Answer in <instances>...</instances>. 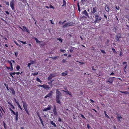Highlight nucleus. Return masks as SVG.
Returning a JSON list of instances; mask_svg holds the SVG:
<instances>
[{
  "label": "nucleus",
  "mask_w": 129,
  "mask_h": 129,
  "mask_svg": "<svg viewBox=\"0 0 129 129\" xmlns=\"http://www.w3.org/2000/svg\"><path fill=\"white\" fill-rule=\"evenodd\" d=\"M60 89H56V102L59 104L61 103V102L59 100V98H60V96L61 95V93L59 90Z\"/></svg>",
  "instance_id": "f257e3e1"
},
{
  "label": "nucleus",
  "mask_w": 129,
  "mask_h": 129,
  "mask_svg": "<svg viewBox=\"0 0 129 129\" xmlns=\"http://www.w3.org/2000/svg\"><path fill=\"white\" fill-rule=\"evenodd\" d=\"M73 23L72 22H68L64 24L63 25L62 27L63 28H64L73 25Z\"/></svg>",
  "instance_id": "f03ea898"
},
{
  "label": "nucleus",
  "mask_w": 129,
  "mask_h": 129,
  "mask_svg": "<svg viewBox=\"0 0 129 129\" xmlns=\"http://www.w3.org/2000/svg\"><path fill=\"white\" fill-rule=\"evenodd\" d=\"M114 77H110L107 81V82H108L111 83H112L114 80Z\"/></svg>",
  "instance_id": "7ed1b4c3"
},
{
  "label": "nucleus",
  "mask_w": 129,
  "mask_h": 129,
  "mask_svg": "<svg viewBox=\"0 0 129 129\" xmlns=\"http://www.w3.org/2000/svg\"><path fill=\"white\" fill-rule=\"evenodd\" d=\"M14 0H12L10 2V6L13 10H14Z\"/></svg>",
  "instance_id": "20e7f679"
},
{
  "label": "nucleus",
  "mask_w": 129,
  "mask_h": 129,
  "mask_svg": "<svg viewBox=\"0 0 129 129\" xmlns=\"http://www.w3.org/2000/svg\"><path fill=\"white\" fill-rule=\"evenodd\" d=\"M94 16L96 21L98 20L100 21L102 19L101 17L99 16L98 14H95Z\"/></svg>",
  "instance_id": "39448f33"
},
{
  "label": "nucleus",
  "mask_w": 129,
  "mask_h": 129,
  "mask_svg": "<svg viewBox=\"0 0 129 129\" xmlns=\"http://www.w3.org/2000/svg\"><path fill=\"white\" fill-rule=\"evenodd\" d=\"M68 71H66L63 72H62L61 73V75L64 76H66L68 75Z\"/></svg>",
  "instance_id": "423d86ee"
},
{
  "label": "nucleus",
  "mask_w": 129,
  "mask_h": 129,
  "mask_svg": "<svg viewBox=\"0 0 129 129\" xmlns=\"http://www.w3.org/2000/svg\"><path fill=\"white\" fill-rule=\"evenodd\" d=\"M82 14H84L85 16H87L88 18L89 17V16L88 15V14L86 10H85L83 11L82 12Z\"/></svg>",
  "instance_id": "0eeeda50"
},
{
  "label": "nucleus",
  "mask_w": 129,
  "mask_h": 129,
  "mask_svg": "<svg viewBox=\"0 0 129 129\" xmlns=\"http://www.w3.org/2000/svg\"><path fill=\"white\" fill-rule=\"evenodd\" d=\"M105 9L107 12H108L109 11V7L108 5H106L105 6Z\"/></svg>",
  "instance_id": "6e6552de"
},
{
  "label": "nucleus",
  "mask_w": 129,
  "mask_h": 129,
  "mask_svg": "<svg viewBox=\"0 0 129 129\" xmlns=\"http://www.w3.org/2000/svg\"><path fill=\"white\" fill-rule=\"evenodd\" d=\"M122 118V117L120 115H119V116H117L116 117V118L118 120V121L119 122H120L121 121L120 119L121 118Z\"/></svg>",
  "instance_id": "1a4fd4ad"
},
{
  "label": "nucleus",
  "mask_w": 129,
  "mask_h": 129,
  "mask_svg": "<svg viewBox=\"0 0 129 129\" xmlns=\"http://www.w3.org/2000/svg\"><path fill=\"white\" fill-rule=\"evenodd\" d=\"M12 91V94L14 95L15 93V91L14 89L12 87L9 88Z\"/></svg>",
  "instance_id": "9d476101"
},
{
  "label": "nucleus",
  "mask_w": 129,
  "mask_h": 129,
  "mask_svg": "<svg viewBox=\"0 0 129 129\" xmlns=\"http://www.w3.org/2000/svg\"><path fill=\"white\" fill-rule=\"evenodd\" d=\"M23 106L24 109H26V108H27V105L25 102H24V103L23 104Z\"/></svg>",
  "instance_id": "9b49d317"
},
{
  "label": "nucleus",
  "mask_w": 129,
  "mask_h": 129,
  "mask_svg": "<svg viewBox=\"0 0 129 129\" xmlns=\"http://www.w3.org/2000/svg\"><path fill=\"white\" fill-rule=\"evenodd\" d=\"M56 76L55 74H50L49 75V76H50L51 78H52L53 77Z\"/></svg>",
  "instance_id": "f8f14e48"
},
{
  "label": "nucleus",
  "mask_w": 129,
  "mask_h": 129,
  "mask_svg": "<svg viewBox=\"0 0 129 129\" xmlns=\"http://www.w3.org/2000/svg\"><path fill=\"white\" fill-rule=\"evenodd\" d=\"M63 4L61 6L62 7H65L66 6V2L65 0H63Z\"/></svg>",
  "instance_id": "ddd939ff"
},
{
  "label": "nucleus",
  "mask_w": 129,
  "mask_h": 129,
  "mask_svg": "<svg viewBox=\"0 0 129 129\" xmlns=\"http://www.w3.org/2000/svg\"><path fill=\"white\" fill-rule=\"evenodd\" d=\"M59 85V83L58 82V81H56L54 82L53 85L54 86H55L56 85Z\"/></svg>",
  "instance_id": "4468645a"
},
{
  "label": "nucleus",
  "mask_w": 129,
  "mask_h": 129,
  "mask_svg": "<svg viewBox=\"0 0 129 129\" xmlns=\"http://www.w3.org/2000/svg\"><path fill=\"white\" fill-rule=\"evenodd\" d=\"M63 91L65 92H66L67 94H69L70 95H71V96H72V95L71 94V92H70L68 91V90L67 91H64V90H63Z\"/></svg>",
  "instance_id": "2eb2a0df"
},
{
  "label": "nucleus",
  "mask_w": 129,
  "mask_h": 129,
  "mask_svg": "<svg viewBox=\"0 0 129 129\" xmlns=\"http://www.w3.org/2000/svg\"><path fill=\"white\" fill-rule=\"evenodd\" d=\"M50 123L52 125H53L55 127H56V125L52 121H51Z\"/></svg>",
  "instance_id": "dca6fc26"
},
{
  "label": "nucleus",
  "mask_w": 129,
  "mask_h": 129,
  "mask_svg": "<svg viewBox=\"0 0 129 129\" xmlns=\"http://www.w3.org/2000/svg\"><path fill=\"white\" fill-rule=\"evenodd\" d=\"M34 39L36 40V42L38 43H41V42L39 41L36 38H35Z\"/></svg>",
  "instance_id": "f3484780"
},
{
  "label": "nucleus",
  "mask_w": 129,
  "mask_h": 129,
  "mask_svg": "<svg viewBox=\"0 0 129 129\" xmlns=\"http://www.w3.org/2000/svg\"><path fill=\"white\" fill-rule=\"evenodd\" d=\"M96 7L94 8H93L92 12V13L94 14L96 12Z\"/></svg>",
  "instance_id": "a211bd4d"
},
{
  "label": "nucleus",
  "mask_w": 129,
  "mask_h": 129,
  "mask_svg": "<svg viewBox=\"0 0 129 129\" xmlns=\"http://www.w3.org/2000/svg\"><path fill=\"white\" fill-rule=\"evenodd\" d=\"M22 28H21V29H22L23 31H26V28L24 26H23L22 27Z\"/></svg>",
  "instance_id": "6ab92c4d"
},
{
  "label": "nucleus",
  "mask_w": 129,
  "mask_h": 129,
  "mask_svg": "<svg viewBox=\"0 0 129 129\" xmlns=\"http://www.w3.org/2000/svg\"><path fill=\"white\" fill-rule=\"evenodd\" d=\"M119 38H119L118 36H117V35H116L115 39H116V40L117 41H120V40H119Z\"/></svg>",
  "instance_id": "aec40b11"
},
{
  "label": "nucleus",
  "mask_w": 129,
  "mask_h": 129,
  "mask_svg": "<svg viewBox=\"0 0 129 129\" xmlns=\"http://www.w3.org/2000/svg\"><path fill=\"white\" fill-rule=\"evenodd\" d=\"M39 119H40V120L41 121V122L43 126H44V124L43 120H42V119L41 117L40 118H39Z\"/></svg>",
  "instance_id": "412c9836"
},
{
  "label": "nucleus",
  "mask_w": 129,
  "mask_h": 129,
  "mask_svg": "<svg viewBox=\"0 0 129 129\" xmlns=\"http://www.w3.org/2000/svg\"><path fill=\"white\" fill-rule=\"evenodd\" d=\"M104 114H105V116L109 118V119H110V117H109L108 115L106 114V112L105 111H104Z\"/></svg>",
  "instance_id": "4be33fe9"
},
{
  "label": "nucleus",
  "mask_w": 129,
  "mask_h": 129,
  "mask_svg": "<svg viewBox=\"0 0 129 129\" xmlns=\"http://www.w3.org/2000/svg\"><path fill=\"white\" fill-rule=\"evenodd\" d=\"M36 80L40 82H42V81H41L40 79L38 77L36 78Z\"/></svg>",
  "instance_id": "5701e85b"
},
{
  "label": "nucleus",
  "mask_w": 129,
  "mask_h": 129,
  "mask_svg": "<svg viewBox=\"0 0 129 129\" xmlns=\"http://www.w3.org/2000/svg\"><path fill=\"white\" fill-rule=\"evenodd\" d=\"M50 110V108H46L45 109H44L43 110V111H47L49 110Z\"/></svg>",
  "instance_id": "b1692460"
},
{
  "label": "nucleus",
  "mask_w": 129,
  "mask_h": 129,
  "mask_svg": "<svg viewBox=\"0 0 129 129\" xmlns=\"http://www.w3.org/2000/svg\"><path fill=\"white\" fill-rule=\"evenodd\" d=\"M57 40H59L61 43H62V39L60 38H58L57 39Z\"/></svg>",
  "instance_id": "393cba45"
},
{
  "label": "nucleus",
  "mask_w": 129,
  "mask_h": 129,
  "mask_svg": "<svg viewBox=\"0 0 129 129\" xmlns=\"http://www.w3.org/2000/svg\"><path fill=\"white\" fill-rule=\"evenodd\" d=\"M14 115H16V116H18V113L17 111L16 112H15L13 113Z\"/></svg>",
  "instance_id": "a878e982"
},
{
  "label": "nucleus",
  "mask_w": 129,
  "mask_h": 129,
  "mask_svg": "<svg viewBox=\"0 0 129 129\" xmlns=\"http://www.w3.org/2000/svg\"><path fill=\"white\" fill-rule=\"evenodd\" d=\"M24 109L25 110V111L26 112V113L27 114H28L29 115V112L27 110V108H26V109Z\"/></svg>",
  "instance_id": "bb28decb"
},
{
  "label": "nucleus",
  "mask_w": 129,
  "mask_h": 129,
  "mask_svg": "<svg viewBox=\"0 0 129 129\" xmlns=\"http://www.w3.org/2000/svg\"><path fill=\"white\" fill-rule=\"evenodd\" d=\"M8 62L10 64L11 66H13L12 63V62H11L10 61L8 60Z\"/></svg>",
  "instance_id": "cd10ccee"
},
{
  "label": "nucleus",
  "mask_w": 129,
  "mask_h": 129,
  "mask_svg": "<svg viewBox=\"0 0 129 129\" xmlns=\"http://www.w3.org/2000/svg\"><path fill=\"white\" fill-rule=\"evenodd\" d=\"M112 50L113 51V52L115 53H117L115 51V49L113 48H112Z\"/></svg>",
  "instance_id": "c85d7f7f"
},
{
  "label": "nucleus",
  "mask_w": 129,
  "mask_h": 129,
  "mask_svg": "<svg viewBox=\"0 0 129 129\" xmlns=\"http://www.w3.org/2000/svg\"><path fill=\"white\" fill-rule=\"evenodd\" d=\"M16 69L18 71L19 69H20V67L19 65H17V66L16 67Z\"/></svg>",
  "instance_id": "c756f323"
},
{
  "label": "nucleus",
  "mask_w": 129,
  "mask_h": 129,
  "mask_svg": "<svg viewBox=\"0 0 129 129\" xmlns=\"http://www.w3.org/2000/svg\"><path fill=\"white\" fill-rule=\"evenodd\" d=\"M123 93H124L125 94H129V92L128 91H124V92H123Z\"/></svg>",
  "instance_id": "7c9ffc66"
},
{
  "label": "nucleus",
  "mask_w": 129,
  "mask_h": 129,
  "mask_svg": "<svg viewBox=\"0 0 129 129\" xmlns=\"http://www.w3.org/2000/svg\"><path fill=\"white\" fill-rule=\"evenodd\" d=\"M60 51L61 52H63V53H65V52H66V50H62V49H60Z\"/></svg>",
  "instance_id": "2f4dec72"
},
{
  "label": "nucleus",
  "mask_w": 129,
  "mask_h": 129,
  "mask_svg": "<svg viewBox=\"0 0 129 129\" xmlns=\"http://www.w3.org/2000/svg\"><path fill=\"white\" fill-rule=\"evenodd\" d=\"M18 41H19L20 42L24 44H26V42H23L21 41H20V40H19Z\"/></svg>",
  "instance_id": "473e14b6"
},
{
  "label": "nucleus",
  "mask_w": 129,
  "mask_h": 129,
  "mask_svg": "<svg viewBox=\"0 0 129 129\" xmlns=\"http://www.w3.org/2000/svg\"><path fill=\"white\" fill-rule=\"evenodd\" d=\"M103 53L106 54V53L104 50L100 49V50Z\"/></svg>",
  "instance_id": "72a5a7b5"
},
{
  "label": "nucleus",
  "mask_w": 129,
  "mask_h": 129,
  "mask_svg": "<svg viewBox=\"0 0 129 129\" xmlns=\"http://www.w3.org/2000/svg\"><path fill=\"white\" fill-rule=\"evenodd\" d=\"M117 36H118L119 38H121V34L120 33H118V34L116 35Z\"/></svg>",
  "instance_id": "f704fd0d"
},
{
  "label": "nucleus",
  "mask_w": 129,
  "mask_h": 129,
  "mask_svg": "<svg viewBox=\"0 0 129 129\" xmlns=\"http://www.w3.org/2000/svg\"><path fill=\"white\" fill-rule=\"evenodd\" d=\"M53 111L54 115H57V112L56 110Z\"/></svg>",
  "instance_id": "c9c22d12"
},
{
  "label": "nucleus",
  "mask_w": 129,
  "mask_h": 129,
  "mask_svg": "<svg viewBox=\"0 0 129 129\" xmlns=\"http://www.w3.org/2000/svg\"><path fill=\"white\" fill-rule=\"evenodd\" d=\"M8 104H10L11 105V106L12 107V109H14L15 108V107H14L12 105V104H11L10 103L8 102Z\"/></svg>",
  "instance_id": "e433bc0d"
},
{
  "label": "nucleus",
  "mask_w": 129,
  "mask_h": 129,
  "mask_svg": "<svg viewBox=\"0 0 129 129\" xmlns=\"http://www.w3.org/2000/svg\"><path fill=\"white\" fill-rule=\"evenodd\" d=\"M56 107L55 106H54V108H53V111H56Z\"/></svg>",
  "instance_id": "4c0bfd02"
},
{
  "label": "nucleus",
  "mask_w": 129,
  "mask_h": 129,
  "mask_svg": "<svg viewBox=\"0 0 129 129\" xmlns=\"http://www.w3.org/2000/svg\"><path fill=\"white\" fill-rule=\"evenodd\" d=\"M66 61H66V60L65 59H63L62 61V62H63V63H65V62H66Z\"/></svg>",
  "instance_id": "58836bf2"
},
{
  "label": "nucleus",
  "mask_w": 129,
  "mask_h": 129,
  "mask_svg": "<svg viewBox=\"0 0 129 129\" xmlns=\"http://www.w3.org/2000/svg\"><path fill=\"white\" fill-rule=\"evenodd\" d=\"M33 74L34 76H35V75H37L38 74V72H36L34 74Z\"/></svg>",
  "instance_id": "ea45409f"
},
{
  "label": "nucleus",
  "mask_w": 129,
  "mask_h": 129,
  "mask_svg": "<svg viewBox=\"0 0 129 129\" xmlns=\"http://www.w3.org/2000/svg\"><path fill=\"white\" fill-rule=\"evenodd\" d=\"M10 110L12 113H14L15 112L13 111L10 108Z\"/></svg>",
  "instance_id": "a19ab883"
},
{
  "label": "nucleus",
  "mask_w": 129,
  "mask_h": 129,
  "mask_svg": "<svg viewBox=\"0 0 129 129\" xmlns=\"http://www.w3.org/2000/svg\"><path fill=\"white\" fill-rule=\"evenodd\" d=\"M15 43V44L17 46H19L20 47H21V46L19 45L16 42V41H14Z\"/></svg>",
  "instance_id": "79ce46f5"
},
{
  "label": "nucleus",
  "mask_w": 129,
  "mask_h": 129,
  "mask_svg": "<svg viewBox=\"0 0 129 129\" xmlns=\"http://www.w3.org/2000/svg\"><path fill=\"white\" fill-rule=\"evenodd\" d=\"M87 127L88 129H89V128H91L90 126L89 125V124H87Z\"/></svg>",
  "instance_id": "37998d69"
},
{
  "label": "nucleus",
  "mask_w": 129,
  "mask_h": 129,
  "mask_svg": "<svg viewBox=\"0 0 129 129\" xmlns=\"http://www.w3.org/2000/svg\"><path fill=\"white\" fill-rule=\"evenodd\" d=\"M58 57V56H55L54 57H52V58L53 59H56Z\"/></svg>",
  "instance_id": "c03bdc74"
},
{
  "label": "nucleus",
  "mask_w": 129,
  "mask_h": 129,
  "mask_svg": "<svg viewBox=\"0 0 129 129\" xmlns=\"http://www.w3.org/2000/svg\"><path fill=\"white\" fill-rule=\"evenodd\" d=\"M15 56L16 57H17L18 54V53L17 52H15Z\"/></svg>",
  "instance_id": "a18cd8bd"
},
{
  "label": "nucleus",
  "mask_w": 129,
  "mask_h": 129,
  "mask_svg": "<svg viewBox=\"0 0 129 129\" xmlns=\"http://www.w3.org/2000/svg\"><path fill=\"white\" fill-rule=\"evenodd\" d=\"M30 63L31 64H33L34 63V62L33 61L31 60L30 61Z\"/></svg>",
  "instance_id": "49530a36"
},
{
  "label": "nucleus",
  "mask_w": 129,
  "mask_h": 129,
  "mask_svg": "<svg viewBox=\"0 0 129 129\" xmlns=\"http://www.w3.org/2000/svg\"><path fill=\"white\" fill-rule=\"evenodd\" d=\"M3 124H4V127L5 128V129H6V124L5 123L4 121L3 122Z\"/></svg>",
  "instance_id": "de8ad7c7"
},
{
  "label": "nucleus",
  "mask_w": 129,
  "mask_h": 129,
  "mask_svg": "<svg viewBox=\"0 0 129 129\" xmlns=\"http://www.w3.org/2000/svg\"><path fill=\"white\" fill-rule=\"evenodd\" d=\"M45 87H46V88H45L46 89V88H48V89H49V88H50V87L48 86L47 85H45Z\"/></svg>",
  "instance_id": "09e8293b"
},
{
  "label": "nucleus",
  "mask_w": 129,
  "mask_h": 129,
  "mask_svg": "<svg viewBox=\"0 0 129 129\" xmlns=\"http://www.w3.org/2000/svg\"><path fill=\"white\" fill-rule=\"evenodd\" d=\"M37 115H38V116L39 118L41 117L40 116V115L39 114V112H37Z\"/></svg>",
  "instance_id": "8fccbe9b"
},
{
  "label": "nucleus",
  "mask_w": 129,
  "mask_h": 129,
  "mask_svg": "<svg viewBox=\"0 0 129 129\" xmlns=\"http://www.w3.org/2000/svg\"><path fill=\"white\" fill-rule=\"evenodd\" d=\"M18 116H15L16 120L17 121H18Z\"/></svg>",
  "instance_id": "3c124183"
},
{
  "label": "nucleus",
  "mask_w": 129,
  "mask_h": 129,
  "mask_svg": "<svg viewBox=\"0 0 129 129\" xmlns=\"http://www.w3.org/2000/svg\"><path fill=\"white\" fill-rule=\"evenodd\" d=\"M48 97H50L52 95L51 94H50L49 93L47 95Z\"/></svg>",
  "instance_id": "603ef678"
},
{
  "label": "nucleus",
  "mask_w": 129,
  "mask_h": 129,
  "mask_svg": "<svg viewBox=\"0 0 129 129\" xmlns=\"http://www.w3.org/2000/svg\"><path fill=\"white\" fill-rule=\"evenodd\" d=\"M41 87H43L44 88H46L45 85H41Z\"/></svg>",
  "instance_id": "864d4df0"
},
{
  "label": "nucleus",
  "mask_w": 129,
  "mask_h": 129,
  "mask_svg": "<svg viewBox=\"0 0 129 129\" xmlns=\"http://www.w3.org/2000/svg\"><path fill=\"white\" fill-rule=\"evenodd\" d=\"M10 70L11 71H12L13 70V67L12 66H11V67L10 68Z\"/></svg>",
  "instance_id": "5fc2aeb1"
},
{
  "label": "nucleus",
  "mask_w": 129,
  "mask_h": 129,
  "mask_svg": "<svg viewBox=\"0 0 129 129\" xmlns=\"http://www.w3.org/2000/svg\"><path fill=\"white\" fill-rule=\"evenodd\" d=\"M31 65V64L30 63H28V67L29 68L30 66Z\"/></svg>",
  "instance_id": "6e6d98bb"
},
{
  "label": "nucleus",
  "mask_w": 129,
  "mask_h": 129,
  "mask_svg": "<svg viewBox=\"0 0 129 129\" xmlns=\"http://www.w3.org/2000/svg\"><path fill=\"white\" fill-rule=\"evenodd\" d=\"M87 0H81V2L82 3H83L85 1H86Z\"/></svg>",
  "instance_id": "4d7b16f0"
},
{
  "label": "nucleus",
  "mask_w": 129,
  "mask_h": 129,
  "mask_svg": "<svg viewBox=\"0 0 129 129\" xmlns=\"http://www.w3.org/2000/svg\"><path fill=\"white\" fill-rule=\"evenodd\" d=\"M109 40L107 39V46L108 45V43L109 42Z\"/></svg>",
  "instance_id": "13d9d810"
},
{
  "label": "nucleus",
  "mask_w": 129,
  "mask_h": 129,
  "mask_svg": "<svg viewBox=\"0 0 129 129\" xmlns=\"http://www.w3.org/2000/svg\"><path fill=\"white\" fill-rule=\"evenodd\" d=\"M81 116L82 117V118H85V117L84 116L82 115V114H81Z\"/></svg>",
  "instance_id": "bf43d9fd"
},
{
  "label": "nucleus",
  "mask_w": 129,
  "mask_h": 129,
  "mask_svg": "<svg viewBox=\"0 0 129 129\" xmlns=\"http://www.w3.org/2000/svg\"><path fill=\"white\" fill-rule=\"evenodd\" d=\"M6 3L7 5H8V6H9V2H6Z\"/></svg>",
  "instance_id": "052dcab7"
},
{
  "label": "nucleus",
  "mask_w": 129,
  "mask_h": 129,
  "mask_svg": "<svg viewBox=\"0 0 129 129\" xmlns=\"http://www.w3.org/2000/svg\"><path fill=\"white\" fill-rule=\"evenodd\" d=\"M17 105L18 106V107L19 108V107H21V106H20V105L18 103H17Z\"/></svg>",
  "instance_id": "680f3d73"
},
{
  "label": "nucleus",
  "mask_w": 129,
  "mask_h": 129,
  "mask_svg": "<svg viewBox=\"0 0 129 129\" xmlns=\"http://www.w3.org/2000/svg\"><path fill=\"white\" fill-rule=\"evenodd\" d=\"M21 1L24 3H25L26 2V0H21Z\"/></svg>",
  "instance_id": "e2e57ef3"
},
{
  "label": "nucleus",
  "mask_w": 129,
  "mask_h": 129,
  "mask_svg": "<svg viewBox=\"0 0 129 129\" xmlns=\"http://www.w3.org/2000/svg\"><path fill=\"white\" fill-rule=\"evenodd\" d=\"M10 74H11L12 75H15V74H16V72H14V73H10Z\"/></svg>",
  "instance_id": "0e129e2a"
},
{
  "label": "nucleus",
  "mask_w": 129,
  "mask_h": 129,
  "mask_svg": "<svg viewBox=\"0 0 129 129\" xmlns=\"http://www.w3.org/2000/svg\"><path fill=\"white\" fill-rule=\"evenodd\" d=\"M26 32H28L29 33V30L28 29H27V28H26Z\"/></svg>",
  "instance_id": "69168bd1"
},
{
  "label": "nucleus",
  "mask_w": 129,
  "mask_h": 129,
  "mask_svg": "<svg viewBox=\"0 0 129 129\" xmlns=\"http://www.w3.org/2000/svg\"><path fill=\"white\" fill-rule=\"evenodd\" d=\"M58 121H59V122H61V118H60V117H59L58 118Z\"/></svg>",
  "instance_id": "338daca9"
},
{
  "label": "nucleus",
  "mask_w": 129,
  "mask_h": 129,
  "mask_svg": "<svg viewBox=\"0 0 129 129\" xmlns=\"http://www.w3.org/2000/svg\"><path fill=\"white\" fill-rule=\"evenodd\" d=\"M5 12H6V13L8 15H9V12L8 11H5Z\"/></svg>",
  "instance_id": "774afa93"
}]
</instances>
